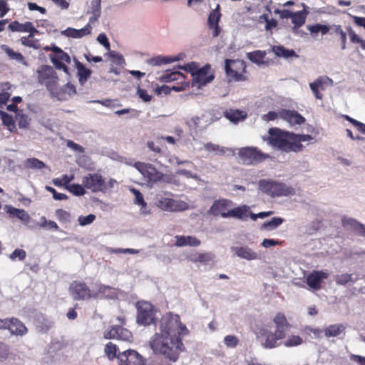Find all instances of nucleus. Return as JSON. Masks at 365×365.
<instances>
[{
  "label": "nucleus",
  "instance_id": "nucleus-1",
  "mask_svg": "<svg viewBox=\"0 0 365 365\" xmlns=\"http://www.w3.org/2000/svg\"><path fill=\"white\" fill-rule=\"evenodd\" d=\"M160 333H156L150 341L154 353L163 355L170 361L175 362L184 349L181 337L189 334L178 314L168 313L160 322Z\"/></svg>",
  "mask_w": 365,
  "mask_h": 365
},
{
  "label": "nucleus",
  "instance_id": "nucleus-2",
  "mask_svg": "<svg viewBox=\"0 0 365 365\" xmlns=\"http://www.w3.org/2000/svg\"><path fill=\"white\" fill-rule=\"evenodd\" d=\"M273 322L275 324L274 331L267 328H262L259 331L262 344L264 348L274 349L282 344L286 347H293L304 343L302 337L299 335L292 334L286 338L287 332L292 326L284 313L277 312L273 318Z\"/></svg>",
  "mask_w": 365,
  "mask_h": 365
},
{
  "label": "nucleus",
  "instance_id": "nucleus-3",
  "mask_svg": "<svg viewBox=\"0 0 365 365\" xmlns=\"http://www.w3.org/2000/svg\"><path fill=\"white\" fill-rule=\"evenodd\" d=\"M269 134V136L266 139L269 144L287 153L301 152L304 148L301 143L313 140L310 135L295 134L277 128H270Z\"/></svg>",
  "mask_w": 365,
  "mask_h": 365
},
{
  "label": "nucleus",
  "instance_id": "nucleus-4",
  "mask_svg": "<svg viewBox=\"0 0 365 365\" xmlns=\"http://www.w3.org/2000/svg\"><path fill=\"white\" fill-rule=\"evenodd\" d=\"M259 187L262 192L272 197L288 196L295 193L293 187L273 180H261L259 182Z\"/></svg>",
  "mask_w": 365,
  "mask_h": 365
},
{
  "label": "nucleus",
  "instance_id": "nucleus-5",
  "mask_svg": "<svg viewBox=\"0 0 365 365\" xmlns=\"http://www.w3.org/2000/svg\"><path fill=\"white\" fill-rule=\"evenodd\" d=\"M168 193L164 195H157L155 204L158 207L163 211L168 212H182L189 208V205L182 200H174L170 197H167ZM172 196V193H168Z\"/></svg>",
  "mask_w": 365,
  "mask_h": 365
},
{
  "label": "nucleus",
  "instance_id": "nucleus-6",
  "mask_svg": "<svg viewBox=\"0 0 365 365\" xmlns=\"http://www.w3.org/2000/svg\"><path fill=\"white\" fill-rule=\"evenodd\" d=\"M38 83L45 85L51 93L57 90L58 78L53 68L47 65L41 66L37 70Z\"/></svg>",
  "mask_w": 365,
  "mask_h": 365
},
{
  "label": "nucleus",
  "instance_id": "nucleus-7",
  "mask_svg": "<svg viewBox=\"0 0 365 365\" xmlns=\"http://www.w3.org/2000/svg\"><path fill=\"white\" fill-rule=\"evenodd\" d=\"M238 155L245 165L257 164L270 158L269 154L262 152L257 147L241 148Z\"/></svg>",
  "mask_w": 365,
  "mask_h": 365
},
{
  "label": "nucleus",
  "instance_id": "nucleus-8",
  "mask_svg": "<svg viewBox=\"0 0 365 365\" xmlns=\"http://www.w3.org/2000/svg\"><path fill=\"white\" fill-rule=\"evenodd\" d=\"M225 72L230 81H244L247 80L246 64L241 60H225Z\"/></svg>",
  "mask_w": 365,
  "mask_h": 365
},
{
  "label": "nucleus",
  "instance_id": "nucleus-9",
  "mask_svg": "<svg viewBox=\"0 0 365 365\" xmlns=\"http://www.w3.org/2000/svg\"><path fill=\"white\" fill-rule=\"evenodd\" d=\"M138 324L148 326L155 322V310L153 305L145 301H140L136 304Z\"/></svg>",
  "mask_w": 365,
  "mask_h": 365
},
{
  "label": "nucleus",
  "instance_id": "nucleus-10",
  "mask_svg": "<svg viewBox=\"0 0 365 365\" xmlns=\"http://www.w3.org/2000/svg\"><path fill=\"white\" fill-rule=\"evenodd\" d=\"M158 81L161 83H170L177 81L178 86H173L172 90L175 91H180L185 90L186 87L189 86V83L186 82L185 76L178 71L167 70L157 77Z\"/></svg>",
  "mask_w": 365,
  "mask_h": 365
},
{
  "label": "nucleus",
  "instance_id": "nucleus-11",
  "mask_svg": "<svg viewBox=\"0 0 365 365\" xmlns=\"http://www.w3.org/2000/svg\"><path fill=\"white\" fill-rule=\"evenodd\" d=\"M120 325L110 326L108 329L103 333V337L106 339H115L122 341H130L133 339L132 333L127 329L123 327L125 324L124 318L118 317Z\"/></svg>",
  "mask_w": 365,
  "mask_h": 365
},
{
  "label": "nucleus",
  "instance_id": "nucleus-12",
  "mask_svg": "<svg viewBox=\"0 0 365 365\" xmlns=\"http://www.w3.org/2000/svg\"><path fill=\"white\" fill-rule=\"evenodd\" d=\"M43 50L46 51H52L53 54L50 55V58L55 67L57 69L63 70L68 73L66 63L71 62V58L67 53L56 45H52L51 46H46L43 47Z\"/></svg>",
  "mask_w": 365,
  "mask_h": 365
},
{
  "label": "nucleus",
  "instance_id": "nucleus-13",
  "mask_svg": "<svg viewBox=\"0 0 365 365\" xmlns=\"http://www.w3.org/2000/svg\"><path fill=\"white\" fill-rule=\"evenodd\" d=\"M69 291L75 300H86L98 298V293H93L83 282L73 281L69 287Z\"/></svg>",
  "mask_w": 365,
  "mask_h": 365
},
{
  "label": "nucleus",
  "instance_id": "nucleus-14",
  "mask_svg": "<svg viewBox=\"0 0 365 365\" xmlns=\"http://www.w3.org/2000/svg\"><path fill=\"white\" fill-rule=\"evenodd\" d=\"M82 185L93 192L107 190V184L103 176L98 173H89L85 175L82 179Z\"/></svg>",
  "mask_w": 365,
  "mask_h": 365
},
{
  "label": "nucleus",
  "instance_id": "nucleus-15",
  "mask_svg": "<svg viewBox=\"0 0 365 365\" xmlns=\"http://www.w3.org/2000/svg\"><path fill=\"white\" fill-rule=\"evenodd\" d=\"M134 167L148 179V182L155 183L160 181L163 178V174L150 164L137 162Z\"/></svg>",
  "mask_w": 365,
  "mask_h": 365
},
{
  "label": "nucleus",
  "instance_id": "nucleus-16",
  "mask_svg": "<svg viewBox=\"0 0 365 365\" xmlns=\"http://www.w3.org/2000/svg\"><path fill=\"white\" fill-rule=\"evenodd\" d=\"M233 202L232 200L221 198L214 201L213 204L208 210V214L215 217L220 216L223 218H227L230 215Z\"/></svg>",
  "mask_w": 365,
  "mask_h": 365
},
{
  "label": "nucleus",
  "instance_id": "nucleus-17",
  "mask_svg": "<svg viewBox=\"0 0 365 365\" xmlns=\"http://www.w3.org/2000/svg\"><path fill=\"white\" fill-rule=\"evenodd\" d=\"M119 365H145V359L136 351L128 349L118 354Z\"/></svg>",
  "mask_w": 365,
  "mask_h": 365
},
{
  "label": "nucleus",
  "instance_id": "nucleus-18",
  "mask_svg": "<svg viewBox=\"0 0 365 365\" xmlns=\"http://www.w3.org/2000/svg\"><path fill=\"white\" fill-rule=\"evenodd\" d=\"M214 78V72L211 66L207 63L195 72L193 81L198 86H202L210 83Z\"/></svg>",
  "mask_w": 365,
  "mask_h": 365
},
{
  "label": "nucleus",
  "instance_id": "nucleus-19",
  "mask_svg": "<svg viewBox=\"0 0 365 365\" xmlns=\"http://www.w3.org/2000/svg\"><path fill=\"white\" fill-rule=\"evenodd\" d=\"M328 277V273L322 270H314L307 276L306 282L311 289L317 291L321 289L322 281Z\"/></svg>",
  "mask_w": 365,
  "mask_h": 365
},
{
  "label": "nucleus",
  "instance_id": "nucleus-20",
  "mask_svg": "<svg viewBox=\"0 0 365 365\" xmlns=\"http://www.w3.org/2000/svg\"><path fill=\"white\" fill-rule=\"evenodd\" d=\"M279 118L291 125H302L306 120L297 110L284 108L279 110Z\"/></svg>",
  "mask_w": 365,
  "mask_h": 365
},
{
  "label": "nucleus",
  "instance_id": "nucleus-21",
  "mask_svg": "<svg viewBox=\"0 0 365 365\" xmlns=\"http://www.w3.org/2000/svg\"><path fill=\"white\" fill-rule=\"evenodd\" d=\"M8 28L13 32H29L30 36H34L38 31L34 26L33 24L30 21H26L24 24H21L18 21H14L9 24Z\"/></svg>",
  "mask_w": 365,
  "mask_h": 365
},
{
  "label": "nucleus",
  "instance_id": "nucleus-22",
  "mask_svg": "<svg viewBox=\"0 0 365 365\" xmlns=\"http://www.w3.org/2000/svg\"><path fill=\"white\" fill-rule=\"evenodd\" d=\"M341 223L344 227L351 229L356 235L365 237V225L349 217H344Z\"/></svg>",
  "mask_w": 365,
  "mask_h": 365
},
{
  "label": "nucleus",
  "instance_id": "nucleus-23",
  "mask_svg": "<svg viewBox=\"0 0 365 365\" xmlns=\"http://www.w3.org/2000/svg\"><path fill=\"white\" fill-rule=\"evenodd\" d=\"M9 332L15 336H24L28 333V328L18 318L10 317Z\"/></svg>",
  "mask_w": 365,
  "mask_h": 365
},
{
  "label": "nucleus",
  "instance_id": "nucleus-24",
  "mask_svg": "<svg viewBox=\"0 0 365 365\" xmlns=\"http://www.w3.org/2000/svg\"><path fill=\"white\" fill-rule=\"evenodd\" d=\"M89 22L82 29H76L73 28H68L63 34L68 37L74 38H80L91 33L92 26Z\"/></svg>",
  "mask_w": 365,
  "mask_h": 365
},
{
  "label": "nucleus",
  "instance_id": "nucleus-25",
  "mask_svg": "<svg viewBox=\"0 0 365 365\" xmlns=\"http://www.w3.org/2000/svg\"><path fill=\"white\" fill-rule=\"evenodd\" d=\"M200 244H201L200 240L193 236H184V235L175 236V245L176 247H184V246L197 247V246L200 245Z\"/></svg>",
  "mask_w": 365,
  "mask_h": 365
},
{
  "label": "nucleus",
  "instance_id": "nucleus-26",
  "mask_svg": "<svg viewBox=\"0 0 365 365\" xmlns=\"http://www.w3.org/2000/svg\"><path fill=\"white\" fill-rule=\"evenodd\" d=\"M250 207L247 205H241L230 210L229 217H234L240 220H246L250 216Z\"/></svg>",
  "mask_w": 365,
  "mask_h": 365
},
{
  "label": "nucleus",
  "instance_id": "nucleus-27",
  "mask_svg": "<svg viewBox=\"0 0 365 365\" xmlns=\"http://www.w3.org/2000/svg\"><path fill=\"white\" fill-rule=\"evenodd\" d=\"M1 48L6 53L9 59L14 60L24 66H28V63L21 53L14 51L12 48L5 44L1 45Z\"/></svg>",
  "mask_w": 365,
  "mask_h": 365
},
{
  "label": "nucleus",
  "instance_id": "nucleus-28",
  "mask_svg": "<svg viewBox=\"0 0 365 365\" xmlns=\"http://www.w3.org/2000/svg\"><path fill=\"white\" fill-rule=\"evenodd\" d=\"M325 78L323 77H319L314 82L309 83V87L313 92L316 98L322 100L323 95L320 93V91L325 89Z\"/></svg>",
  "mask_w": 365,
  "mask_h": 365
},
{
  "label": "nucleus",
  "instance_id": "nucleus-29",
  "mask_svg": "<svg viewBox=\"0 0 365 365\" xmlns=\"http://www.w3.org/2000/svg\"><path fill=\"white\" fill-rule=\"evenodd\" d=\"M272 51L278 57L284 58L298 57V55L293 49H287L283 46H273Z\"/></svg>",
  "mask_w": 365,
  "mask_h": 365
},
{
  "label": "nucleus",
  "instance_id": "nucleus-30",
  "mask_svg": "<svg viewBox=\"0 0 365 365\" xmlns=\"http://www.w3.org/2000/svg\"><path fill=\"white\" fill-rule=\"evenodd\" d=\"M267 56V52L262 50H256L252 52L247 53V58L252 63L257 65L264 64V58Z\"/></svg>",
  "mask_w": 365,
  "mask_h": 365
},
{
  "label": "nucleus",
  "instance_id": "nucleus-31",
  "mask_svg": "<svg viewBox=\"0 0 365 365\" xmlns=\"http://www.w3.org/2000/svg\"><path fill=\"white\" fill-rule=\"evenodd\" d=\"M77 73L78 76V81L81 84H84L91 75V70L86 68L83 64L79 61L76 63Z\"/></svg>",
  "mask_w": 365,
  "mask_h": 365
},
{
  "label": "nucleus",
  "instance_id": "nucleus-32",
  "mask_svg": "<svg viewBox=\"0 0 365 365\" xmlns=\"http://www.w3.org/2000/svg\"><path fill=\"white\" fill-rule=\"evenodd\" d=\"M225 116L232 123H238L247 117V114L239 110H229L225 112Z\"/></svg>",
  "mask_w": 365,
  "mask_h": 365
},
{
  "label": "nucleus",
  "instance_id": "nucleus-33",
  "mask_svg": "<svg viewBox=\"0 0 365 365\" xmlns=\"http://www.w3.org/2000/svg\"><path fill=\"white\" fill-rule=\"evenodd\" d=\"M235 253L238 257L248 260L255 259L257 257V253L252 252L251 249L244 247H236Z\"/></svg>",
  "mask_w": 365,
  "mask_h": 365
},
{
  "label": "nucleus",
  "instance_id": "nucleus-34",
  "mask_svg": "<svg viewBox=\"0 0 365 365\" xmlns=\"http://www.w3.org/2000/svg\"><path fill=\"white\" fill-rule=\"evenodd\" d=\"M130 190L135 196L134 203L135 205L140 206V210L143 213H148V212L145 211V209L147 207V203L144 200L143 194L135 188H130Z\"/></svg>",
  "mask_w": 365,
  "mask_h": 365
},
{
  "label": "nucleus",
  "instance_id": "nucleus-35",
  "mask_svg": "<svg viewBox=\"0 0 365 365\" xmlns=\"http://www.w3.org/2000/svg\"><path fill=\"white\" fill-rule=\"evenodd\" d=\"M212 258L213 255L210 252H195L190 256V260L195 263H207L212 260Z\"/></svg>",
  "mask_w": 365,
  "mask_h": 365
},
{
  "label": "nucleus",
  "instance_id": "nucleus-36",
  "mask_svg": "<svg viewBox=\"0 0 365 365\" xmlns=\"http://www.w3.org/2000/svg\"><path fill=\"white\" fill-rule=\"evenodd\" d=\"M344 330L343 324H332L324 329V334L327 337L337 336Z\"/></svg>",
  "mask_w": 365,
  "mask_h": 365
},
{
  "label": "nucleus",
  "instance_id": "nucleus-37",
  "mask_svg": "<svg viewBox=\"0 0 365 365\" xmlns=\"http://www.w3.org/2000/svg\"><path fill=\"white\" fill-rule=\"evenodd\" d=\"M89 13L92 14V16L89 19V23L93 24L96 22L101 14V4L93 0L91 1V11Z\"/></svg>",
  "mask_w": 365,
  "mask_h": 365
},
{
  "label": "nucleus",
  "instance_id": "nucleus-38",
  "mask_svg": "<svg viewBox=\"0 0 365 365\" xmlns=\"http://www.w3.org/2000/svg\"><path fill=\"white\" fill-rule=\"evenodd\" d=\"M220 17L221 14L220 11V5L217 4V8L212 10L209 14L207 19V25L209 29H212L213 26L218 25Z\"/></svg>",
  "mask_w": 365,
  "mask_h": 365
},
{
  "label": "nucleus",
  "instance_id": "nucleus-39",
  "mask_svg": "<svg viewBox=\"0 0 365 365\" xmlns=\"http://www.w3.org/2000/svg\"><path fill=\"white\" fill-rule=\"evenodd\" d=\"M175 60L176 59L168 56H157L148 59L147 63L152 66H155L170 63Z\"/></svg>",
  "mask_w": 365,
  "mask_h": 365
},
{
  "label": "nucleus",
  "instance_id": "nucleus-40",
  "mask_svg": "<svg viewBox=\"0 0 365 365\" xmlns=\"http://www.w3.org/2000/svg\"><path fill=\"white\" fill-rule=\"evenodd\" d=\"M24 165L29 169L41 170L46 167V165L41 160L36 158H28L24 162Z\"/></svg>",
  "mask_w": 365,
  "mask_h": 365
},
{
  "label": "nucleus",
  "instance_id": "nucleus-41",
  "mask_svg": "<svg viewBox=\"0 0 365 365\" xmlns=\"http://www.w3.org/2000/svg\"><path fill=\"white\" fill-rule=\"evenodd\" d=\"M0 115L2 120V123L7 127V128L12 132L15 128V122L13 117L4 111L0 110Z\"/></svg>",
  "mask_w": 365,
  "mask_h": 365
},
{
  "label": "nucleus",
  "instance_id": "nucleus-42",
  "mask_svg": "<svg viewBox=\"0 0 365 365\" xmlns=\"http://www.w3.org/2000/svg\"><path fill=\"white\" fill-rule=\"evenodd\" d=\"M284 221V219L282 217H274L269 221H265L262 224V228L267 230H272L282 225Z\"/></svg>",
  "mask_w": 365,
  "mask_h": 365
},
{
  "label": "nucleus",
  "instance_id": "nucleus-43",
  "mask_svg": "<svg viewBox=\"0 0 365 365\" xmlns=\"http://www.w3.org/2000/svg\"><path fill=\"white\" fill-rule=\"evenodd\" d=\"M292 22L294 24V29H297L305 23L306 16L302 11L293 13Z\"/></svg>",
  "mask_w": 365,
  "mask_h": 365
},
{
  "label": "nucleus",
  "instance_id": "nucleus-44",
  "mask_svg": "<svg viewBox=\"0 0 365 365\" xmlns=\"http://www.w3.org/2000/svg\"><path fill=\"white\" fill-rule=\"evenodd\" d=\"M105 354L110 360L118 359V346L113 342H108L105 346Z\"/></svg>",
  "mask_w": 365,
  "mask_h": 365
},
{
  "label": "nucleus",
  "instance_id": "nucleus-45",
  "mask_svg": "<svg viewBox=\"0 0 365 365\" xmlns=\"http://www.w3.org/2000/svg\"><path fill=\"white\" fill-rule=\"evenodd\" d=\"M8 212L13 217H15L22 221L27 220L29 215L24 210H21L15 207H10Z\"/></svg>",
  "mask_w": 365,
  "mask_h": 365
},
{
  "label": "nucleus",
  "instance_id": "nucleus-46",
  "mask_svg": "<svg viewBox=\"0 0 365 365\" xmlns=\"http://www.w3.org/2000/svg\"><path fill=\"white\" fill-rule=\"evenodd\" d=\"M56 216L58 220L62 223H68L71 221V214L70 212L63 210V209H57L55 212Z\"/></svg>",
  "mask_w": 365,
  "mask_h": 365
},
{
  "label": "nucleus",
  "instance_id": "nucleus-47",
  "mask_svg": "<svg viewBox=\"0 0 365 365\" xmlns=\"http://www.w3.org/2000/svg\"><path fill=\"white\" fill-rule=\"evenodd\" d=\"M308 30L312 34H317L321 32L322 34H327L329 31V27L327 25H322L320 24H317L314 25L308 26Z\"/></svg>",
  "mask_w": 365,
  "mask_h": 365
},
{
  "label": "nucleus",
  "instance_id": "nucleus-48",
  "mask_svg": "<svg viewBox=\"0 0 365 365\" xmlns=\"http://www.w3.org/2000/svg\"><path fill=\"white\" fill-rule=\"evenodd\" d=\"M333 29L334 32L340 37L341 48L345 49L346 44V34L343 31L340 25H334Z\"/></svg>",
  "mask_w": 365,
  "mask_h": 365
},
{
  "label": "nucleus",
  "instance_id": "nucleus-49",
  "mask_svg": "<svg viewBox=\"0 0 365 365\" xmlns=\"http://www.w3.org/2000/svg\"><path fill=\"white\" fill-rule=\"evenodd\" d=\"M40 227L54 231H58L59 230V227L56 222L48 220L45 217H41Z\"/></svg>",
  "mask_w": 365,
  "mask_h": 365
},
{
  "label": "nucleus",
  "instance_id": "nucleus-50",
  "mask_svg": "<svg viewBox=\"0 0 365 365\" xmlns=\"http://www.w3.org/2000/svg\"><path fill=\"white\" fill-rule=\"evenodd\" d=\"M205 149L208 152H215L220 154L225 153V148L212 143H207L204 145Z\"/></svg>",
  "mask_w": 365,
  "mask_h": 365
},
{
  "label": "nucleus",
  "instance_id": "nucleus-51",
  "mask_svg": "<svg viewBox=\"0 0 365 365\" xmlns=\"http://www.w3.org/2000/svg\"><path fill=\"white\" fill-rule=\"evenodd\" d=\"M10 347L6 344L0 341V361H4L9 356Z\"/></svg>",
  "mask_w": 365,
  "mask_h": 365
},
{
  "label": "nucleus",
  "instance_id": "nucleus-52",
  "mask_svg": "<svg viewBox=\"0 0 365 365\" xmlns=\"http://www.w3.org/2000/svg\"><path fill=\"white\" fill-rule=\"evenodd\" d=\"M26 257V252L25 250L22 249H16L14 251L9 255V258L14 261L16 259L19 260H24Z\"/></svg>",
  "mask_w": 365,
  "mask_h": 365
},
{
  "label": "nucleus",
  "instance_id": "nucleus-53",
  "mask_svg": "<svg viewBox=\"0 0 365 365\" xmlns=\"http://www.w3.org/2000/svg\"><path fill=\"white\" fill-rule=\"evenodd\" d=\"M225 344L230 348H235L239 344V339L234 335H227L224 338Z\"/></svg>",
  "mask_w": 365,
  "mask_h": 365
},
{
  "label": "nucleus",
  "instance_id": "nucleus-54",
  "mask_svg": "<svg viewBox=\"0 0 365 365\" xmlns=\"http://www.w3.org/2000/svg\"><path fill=\"white\" fill-rule=\"evenodd\" d=\"M85 187L83 185H81L79 184H72L70 185L68 190L69 191L76 196H81L86 193Z\"/></svg>",
  "mask_w": 365,
  "mask_h": 365
},
{
  "label": "nucleus",
  "instance_id": "nucleus-55",
  "mask_svg": "<svg viewBox=\"0 0 365 365\" xmlns=\"http://www.w3.org/2000/svg\"><path fill=\"white\" fill-rule=\"evenodd\" d=\"M96 220V215L93 214H89L87 216H79L78 221L81 226H86L91 224Z\"/></svg>",
  "mask_w": 365,
  "mask_h": 365
},
{
  "label": "nucleus",
  "instance_id": "nucleus-56",
  "mask_svg": "<svg viewBox=\"0 0 365 365\" xmlns=\"http://www.w3.org/2000/svg\"><path fill=\"white\" fill-rule=\"evenodd\" d=\"M352 280L351 274H342L338 276L336 279V282L339 285H346L348 282Z\"/></svg>",
  "mask_w": 365,
  "mask_h": 365
},
{
  "label": "nucleus",
  "instance_id": "nucleus-57",
  "mask_svg": "<svg viewBox=\"0 0 365 365\" xmlns=\"http://www.w3.org/2000/svg\"><path fill=\"white\" fill-rule=\"evenodd\" d=\"M98 41L102 44L107 50H110V45L105 34H101L97 38Z\"/></svg>",
  "mask_w": 365,
  "mask_h": 365
},
{
  "label": "nucleus",
  "instance_id": "nucleus-58",
  "mask_svg": "<svg viewBox=\"0 0 365 365\" xmlns=\"http://www.w3.org/2000/svg\"><path fill=\"white\" fill-rule=\"evenodd\" d=\"M138 94L139 97L145 102H149L152 99V96L148 93V91L143 88H138Z\"/></svg>",
  "mask_w": 365,
  "mask_h": 365
},
{
  "label": "nucleus",
  "instance_id": "nucleus-59",
  "mask_svg": "<svg viewBox=\"0 0 365 365\" xmlns=\"http://www.w3.org/2000/svg\"><path fill=\"white\" fill-rule=\"evenodd\" d=\"M278 117H279V111L278 113L269 111L267 113L263 115L262 119L265 121H271L276 120Z\"/></svg>",
  "mask_w": 365,
  "mask_h": 365
},
{
  "label": "nucleus",
  "instance_id": "nucleus-60",
  "mask_svg": "<svg viewBox=\"0 0 365 365\" xmlns=\"http://www.w3.org/2000/svg\"><path fill=\"white\" fill-rule=\"evenodd\" d=\"M274 13L279 14V17L281 19H289V18L291 19L294 12H292L288 9H283V10L276 9L274 11Z\"/></svg>",
  "mask_w": 365,
  "mask_h": 365
},
{
  "label": "nucleus",
  "instance_id": "nucleus-61",
  "mask_svg": "<svg viewBox=\"0 0 365 365\" xmlns=\"http://www.w3.org/2000/svg\"><path fill=\"white\" fill-rule=\"evenodd\" d=\"M348 33L350 37V40L352 43H357L361 44L362 39L355 33V31L351 28L348 29Z\"/></svg>",
  "mask_w": 365,
  "mask_h": 365
},
{
  "label": "nucleus",
  "instance_id": "nucleus-62",
  "mask_svg": "<svg viewBox=\"0 0 365 365\" xmlns=\"http://www.w3.org/2000/svg\"><path fill=\"white\" fill-rule=\"evenodd\" d=\"M28 8L30 11H38L42 14L46 13V9L44 7L39 6L36 3L29 2Z\"/></svg>",
  "mask_w": 365,
  "mask_h": 365
},
{
  "label": "nucleus",
  "instance_id": "nucleus-63",
  "mask_svg": "<svg viewBox=\"0 0 365 365\" xmlns=\"http://www.w3.org/2000/svg\"><path fill=\"white\" fill-rule=\"evenodd\" d=\"M19 128H26L29 125V119L27 115H21L19 119Z\"/></svg>",
  "mask_w": 365,
  "mask_h": 365
},
{
  "label": "nucleus",
  "instance_id": "nucleus-64",
  "mask_svg": "<svg viewBox=\"0 0 365 365\" xmlns=\"http://www.w3.org/2000/svg\"><path fill=\"white\" fill-rule=\"evenodd\" d=\"M350 359L356 362L358 365H365V356L360 355L351 354Z\"/></svg>",
  "mask_w": 365,
  "mask_h": 365
}]
</instances>
